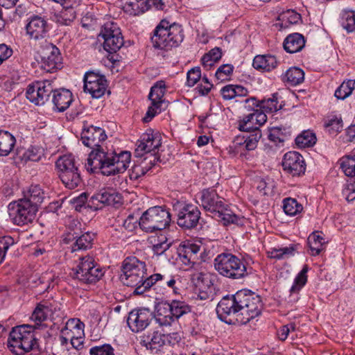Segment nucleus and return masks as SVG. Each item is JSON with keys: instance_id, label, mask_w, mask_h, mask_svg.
I'll return each instance as SVG.
<instances>
[{"instance_id": "39448f33", "label": "nucleus", "mask_w": 355, "mask_h": 355, "mask_svg": "<svg viewBox=\"0 0 355 355\" xmlns=\"http://www.w3.org/2000/svg\"><path fill=\"white\" fill-rule=\"evenodd\" d=\"M35 326L24 324L12 328L8 339V347L16 355H23L37 346L33 330Z\"/></svg>"}, {"instance_id": "680f3d73", "label": "nucleus", "mask_w": 355, "mask_h": 355, "mask_svg": "<svg viewBox=\"0 0 355 355\" xmlns=\"http://www.w3.org/2000/svg\"><path fill=\"white\" fill-rule=\"evenodd\" d=\"M164 338L166 344L165 353L166 355H169L171 353V347L180 341V336L178 333H172L164 334Z\"/></svg>"}, {"instance_id": "37998d69", "label": "nucleus", "mask_w": 355, "mask_h": 355, "mask_svg": "<svg viewBox=\"0 0 355 355\" xmlns=\"http://www.w3.org/2000/svg\"><path fill=\"white\" fill-rule=\"evenodd\" d=\"M339 162L340 168L345 175L355 176V152L343 157Z\"/></svg>"}, {"instance_id": "6e6552de", "label": "nucleus", "mask_w": 355, "mask_h": 355, "mask_svg": "<svg viewBox=\"0 0 355 355\" xmlns=\"http://www.w3.org/2000/svg\"><path fill=\"white\" fill-rule=\"evenodd\" d=\"M156 311V321L161 326H169L182 315L191 312V307L183 301H162L157 304Z\"/></svg>"}, {"instance_id": "a19ab883", "label": "nucleus", "mask_w": 355, "mask_h": 355, "mask_svg": "<svg viewBox=\"0 0 355 355\" xmlns=\"http://www.w3.org/2000/svg\"><path fill=\"white\" fill-rule=\"evenodd\" d=\"M222 56L221 49L219 47H215L205 53L201 59L203 67L209 70L213 67Z\"/></svg>"}, {"instance_id": "79ce46f5", "label": "nucleus", "mask_w": 355, "mask_h": 355, "mask_svg": "<svg viewBox=\"0 0 355 355\" xmlns=\"http://www.w3.org/2000/svg\"><path fill=\"white\" fill-rule=\"evenodd\" d=\"M165 89V84L162 81L157 82L154 86H153L148 95V98L151 103L154 105H162L164 101L163 98Z\"/></svg>"}, {"instance_id": "5fc2aeb1", "label": "nucleus", "mask_w": 355, "mask_h": 355, "mask_svg": "<svg viewBox=\"0 0 355 355\" xmlns=\"http://www.w3.org/2000/svg\"><path fill=\"white\" fill-rule=\"evenodd\" d=\"M15 244V239L10 236L0 238V264L5 259L8 250Z\"/></svg>"}, {"instance_id": "bf43d9fd", "label": "nucleus", "mask_w": 355, "mask_h": 355, "mask_svg": "<svg viewBox=\"0 0 355 355\" xmlns=\"http://www.w3.org/2000/svg\"><path fill=\"white\" fill-rule=\"evenodd\" d=\"M171 245V242H169L165 236H162L159 237L158 243L153 245V250L155 254L162 255Z\"/></svg>"}, {"instance_id": "423d86ee", "label": "nucleus", "mask_w": 355, "mask_h": 355, "mask_svg": "<svg viewBox=\"0 0 355 355\" xmlns=\"http://www.w3.org/2000/svg\"><path fill=\"white\" fill-rule=\"evenodd\" d=\"M214 268L224 277L243 279L252 273V268H247L243 261L231 253H221L214 259Z\"/></svg>"}, {"instance_id": "c85d7f7f", "label": "nucleus", "mask_w": 355, "mask_h": 355, "mask_svg": "<svg viewBox=\"0 0 355 355\" xmlns=\"http://www.w3.org/2000/svg\"><path fill=\"white\" fill-rule=\"evenodd\" d=\"M212 217L222 222L224 225H229L230 224L240 225L243 224V218L236 215L230 207L225 204H224L222 206V209L218 210Z\"/></svg>"}, {"instance_id": "4c0bfd02", "label": "nucleus", "mask_w": 355, "mask_h": 355, "mask_svg": "<svg viewBox=\"0 0 355 355\" xmlns=\"http://www.w3.org/2000/svg\"><path fill=\"white\" fill-rule=\"evenodd\" d=\"M62 184L69 189H74L77 188L82 182V178L79 169L75 171H69V173L59 177Z\"/></svg>"}, {"instance_id": "20e7f679", "label": "nucleus", "mask_w": 355, "mask_h": 355, "mask_svg": "<svg viewBox=\"0 0 355 355\" xmlns=\"http://www.w3.org/2000/svg\"><path fill=\"white\" fill-rule=\"evenodd\" d=\"M146 274V267L144 262L135 257H127L121 266L120 280L124 285L135 288V295H143L144 293H139L137 290L147 282L148 277L145 278Z\"/></svg>"}, {"instance_id": "cd10ccee", "label": "nucleus", "mask_w": 355, "mask_h": 355, "mask_svg": "<svg viewBox=\"0 0 355 355\" xmlns=\"http://www.w3.org/2000/svg\"><path fill=\"white\" fill-rule=\"evenodd\" d=\"M84 323L79 319H69L66 322L65 326L60 331L61 334L59 336V340L61 345L64 346L67 345L69 340L68 337H71V334H73V330L76 331V334H84Z\"/></svg>"}, {"instance_id": "e2e57ef3", "label": "nucleus", "mask_w": 355, "mask_h": 355, "mask_svg": "<svg viewBox=\"0 0 355 355\" xmlns=\"http://www.w3.org/2000/svg\"><path fill=\"white\" fill-rule=\"evenodd\" d=\"M187 85L189 87L194 86L201 78V71L200 67L192 68L187 72Z\"/></svg>"}, {"instance_id": "f257e3e1", "label": "nucleus", "mask_w": 355, "mask_h": 355, "mask_svg": "<svg viewBox=\"0 0 355 355\" xmlns=\"http://www.w3.org/2000/svg\"><path fill=\"white\" fill-rule=\"evenodd\" d=\"M107 139L105 130L97 126L90 125L81 133L83 144L92 149L89 154L85 167L88 171L96 173L100 171L104 175L122 173L128 168L131 161L129 151H105L101 143Z\"/></svg>"}, {"instance_id": "bb28decb", "label": "nucleus", "mask_w": 355, "mask_h": 355, "mask_svg": "<svg viewBox=\"0 0 355 355\" xmlns=\"http://www.w3.org/2000/svg\"><path fill=\"white\" fill-rule=\"evenodd\" d=\"M266 112L261 109H256L252 113L246 115L242 121L239 123V130L241 131H249L254 128L252 124L256 123L259 125H263L267 121Z\"/></svg>"}, {"instance_id": "b1692460", "label": "nucleus", "mask_w": 355, "mask_h": 355, "mask_svg": "<svg viewBox=\"0 0 355 355\" xmlns=\"http://www.w3.org/2000/svg\"><path fill=\"white\" fill-rule=\"evenodd\" d=\"M200 245L189 241L182 242L178 248L180 261L186 266H193L198 260V254L200 250Z\"/></svg>"}, {"instance_id": "7ed1b4c3", "label": "nucleus", "mask_w": 355, "mask_h": 355, "mask_svg": "<svg viewBox=\"0 0 355 355\" xmlns=\"http://www.w3.org/2000/svg\"><path fill=\"white\" fill-rule=\"evenodd\" d=\"M150 39L154 48L168 51L182 43L183 29L178 24L162 19L153 31Z\"/></svg>"}, {"instance_id": "5701e85b", "label": "nucleus", "mask_w": 355, "mask_h": 355, "mask_svg": "<svg viewBox=\"0 0 355 355\" xmlns=\"http://www.w3.org/2000/svg\"><path fill=\"white\" fill-rule=\"evenodd\" d=\"M96 238V234L92 232H86L83 234L74 232L69 233L68 237L64 239V242L68 243L73 241L71 244V251L87 250L92 248L93 242Z\"/></svg>"}, {"instance_id": "4be33fe9", "label": "nucleus", "mask_w": 355, "mask_h": 355, "mask_svg": "<svg viewBox=\"0 0 355 355\" xmlns=\"http://www.w3.org/2000/svg\"><path fill=\"white\" fill-rule=\"evenodd\" d=\"M26 30L29 38L37 41L45 38L49 28L46 19L38 15H33L29 18Z\"/></svg>"}, {"instance_id": "f8f14e48", "label": "nucleus", "mask_w": 355, "mask_h": 355, "mask_svg": "<svg viewBox=\"0 0 355 355\" xmlns=\"http://www.w3.org/2000/svg\"><path fill=\"white\" fill-rule=\"evenodd\" d=\"M173 210L177 216V224L182 229L191 230L198 225L201 214L196 205L176 201Z\"/></svg>"}, {"instance_id": "9d476101", "label": "nucleus", "mask_w": 355, "mask_h": 355, "mask_svg": "<svg viewBox=\"0 0 355 355\" xmlns=\"http://www.w3.org/2000/svg\"><path fill=\"white\" fill-rule=\"evenodd\" d=\"M103 275L102 268L97 264L94 258L89 255L79 259V263L72 275L74 279L87 284H95Z\"/></svg>"}, {"instance_id": "ddd939ff", "label": "nucleus", "mask_w": 355, "mask_h": 355, "mask_svg": "<svg viewBox=\"0 0 355 355\" xmlns=\"http://www.w3.org/2000/svg\"><path fill=\"white\" fill-rule=\"evenodd\" d=\"M162 145V137L158 132H154L152 130L144 133L141 139L137 143L135 154L137 157H142L146 154H150L153 159L149 163L155 165L156 162L159 160L157 156L159 148Z\"/></svg>"}, {"instance_id": "0eeeda50", "label": "nucleus", "mask_w": 355, "mask_h": 355, "mask_svg": "<svg viewBox=\"0 0 355 355\" xmlns=\"http://www.w3.org/2000/svg\"><path fill=\"white\" fill-rule=\"evenodd\" d=\"M98 37L103 40V48L109 53L110 61L116 63L122 60L123 55L117 52L123 47L124 40L121 29L116 23H105L102 26Z\"/></svg>"}, {"instance_id": "49530a36", "label": "nucleus", "mask_w": 355, "mask_h": 355, "mask_svg": "<svg viewBox=\"0 0 355 355\" xmlns=\"http://www.w3.org/2000/svg\"><path fill=\"white\" fill-rule=\"evenodd\" d=\"M76 18V12L71 7L64 8L55 15V21L62 26H69Z\"/></svg>"}, {"instance_id": "864d4df0", "label": "nucleus", "mask_w": 355, "mask_h": 355, "mask_svg": "<svg viewBox=\"0 0 355 355\" xmlns=\"http://www.w3.org/2000/svg\"><path fill=\"white\" fill-rule=\"evenodd\" d=\"M257 189L263 196L272 193L275 184L270 178H261L257 181Z\"/></svg>"}, {"instance_id": "412c9836", "label": "nucleus", "mask_w": 355, "mask_h": 355, "mask_svg": "<svg viewBox=\"0 0 355 355\" xmlns=\"http://www.w3.org/2000/svg\"><path fill=\"white\" fill-rule=\"evenodd\" d=\"M175 284L176 280L174 277L166 274L155 273L147 278V282L144 284L145 286L139 288L137 292L145 293L153 287L154 290L157 288H162L164 289L170 288L173 289L174 293H177L178 288L175 286Z\"/></svg>"}, {"instance_id": "f3484780", "label": "nucleus", "mask_w": 355, "mask_h": 355, "mask_svg": "<svg viewBox=\"0 0 355 355\" xmlns=\"http://www.w3.org/2000/svg\"><path fill=\"white\" fill-rule=\"evenodd\" d=\"M198 203L206 211L214 216L218 210L222 209L225 200L220 197L215 188L209 187L202 189L198 193Z\"/></svg>"}, {"instance_id": "393cba45", "label": "nucleus", "mask_w": 355, "mask_h": 355, "mask_svg": "<svg viewBox=\"0 0 355 355\" xmlns=\"http://www.w3.org/2000/svg\"><path fill=\"white\" fill-rule=\"evenodd\" d=\"M92 200L103 205L118 206L122 204L121 195L112 188H103L92 196Z\"/></svg>"}, {"instance_id": "6e6d98bb", "label": "nucleus", "mask_w": 355, "mask_h": 355, "mask_svg": "<svg viewBox=\"0 0 355 355\" xmlns=\"http://www.w3.org/2000/svg\"><path fill=\"white\" fill-rule=\"evenodd\" d=\"M147 165L148 164L145 162L142 164L135 165L130 171V178L136 180L144 176L151 168Z\"/></svg>"}, {"instance_id": "a878e982", "label": "nucleus", "mask_w": 355, "mask_h": 355, "mask_svg": "<svg viewBox=\"0 0 355 355\" xmlns=\"http://www.w3.org/2000/svg\"><path fill=\"white\" fill-rule=\"evenodd\" d=\"M52 103L58 112L65 111L73 101L72 93L67 89L53 88Z\"/></svg>"}, {"instance_id": "f03ea898", "label": "nucleus", "mask_w": 355, "mask_h": 355, "mask_svg": "<svg viewBox=\"0 0 355 355\" xmlns=\"http://www.w3.org/2000/svg\"><path fill=\"white\" fill-rule=\"evenodd\" d=\"M261 297L250 290H240L234 295H226L218 302V318L229 324H245L259 316L262 310Z\"/></svg>"}, {"instance_id": "dca6fc26", "label": "nucleus", "mask_w": 355, "mask_h": 355, "mask_svg": "<svg viewBox=\"0 0 355 355\" xmlns=\"http://www.w3.org/2000/svg\"><path fill=\"white\" fill-rule=\"evenodd\" d=\"M154 318L149 309H135L129 313L127 324L132 332L138 333L146 329Z\"/></svg>"}, {"instance_id": "1a4fd4ad", "label": "nucleus", "mask_w": 355, "mask_h": 355, "mask_svg": "<svg viewBox=\"0 0 355 355\" xmlns=\"http://www.w3.org/2000/svg\"><path fill=\"white\" fill-rule=\"evenodd\" d=\"M171 214L162 206L148 209L139 218V226L146 232H154L167 227L171 223Z\"/></svg>"}, {"instance_id": "a18cd8bd", "label": "nucleus", "mask_w": 355, "mask_h": 355, "mask_svg": "<svg viewBox=\"0 0 355 355\" xmlns=\"http://www.w3.org/2000/svg\"><path fill=\"white\" fill-rule=\"evenodd\" d=\"M316 141L315 133L309 130L303 131L295 138L296 145L301 148L313 146Z\"/></svg>"}, {"instance_id": "4d7b16f0", "label": "nucleus", "mask_w": 355, "mask_h": 355, "mask_svg": "<svg viewBox=\"0 0 355 355\" xmlns=\"http://www.w3.org/2000/svg\"><path fill=\"white\" fill-rule=\"evenodd\" d=\"M233 69L234 67L232 64H223L218 68L215 73V76L220 81L227 80L232 73Z\"/></svg>"}, {"instance_id": "de8ad7c7", "label": "nucleus", "mask_w": 355, "mask_h": 355, "mask_svg": "<svg viewBox=\"0 0 355 355\" xmlns=\"http://www.w3.org/2000/svg\"><path fill=\"white\" fill-rule=\"evenodd\" d=\"M245 149L248 150H254L259 139L261 137V132L259 128L255 127L251 130H245Z\"/></svg>"}, {"instance_id": "69168bd1", "label": "nucleus", "mask_w": 355, "mask_h": 355, "mask_svg": "<svg viewBox=\"0 0 355 355\" xmlns=\"http://www.w3.org/2000/svg\"><path fill=\"white\" fill-rule=\"evenodd\" d=\"M326 127H330L331 129L336 132L340 131L342 128V119L340 117L332 116L329 117L325 122Z\"/></svg>"}, {"instance_id": "052dcab7", "label": "nucleus", "mask_w": 355, "mask_h": 355, "mask_svg": "<svg viewBox=\"0 0 355 355\" xmlns=\"http://www.w3.org/2000/svg\"><path fill=\"white\" fill-rule=\"evenodd\" d=\"M90 355H114L113 347L105 344L99 346H94L89 349Z\"/></svg>"}, {"instance_id": "774afa93", "label": "nucleus", "mask_w": 355, "mask_h": 355, "mask_svg": "<svg viewBox=\"0 0 355 355\" xmlns=\"http://www.w3.org/2000/svg\"><path fill=\"white\" fill-rule=\"evenodd\" d=\"M138 222L139 223V219L133 214H130L123 221V225L128 232H132L137 227Z\"/></svg>"}, {"instance_id": "338daca9", "label": "nucleus", "mask_w": 355, "mask_h": 355, "mask_svg": "<svg viewBox=\"0 0 355 355\" xmlns=\"http://www.w3.org/2000/svg\"><path fill=\"white\" fill-rule=\"evenodd\" d=\"M342 194L348 202H352L355 200V185L354 184H347L343 189Z\"/></svg>"}, {"instance_id": "ea45409f", "label": "nucleus", "mask_w": 355, "mask_h": 355, "mask_svg": "<svg viewBox=\"0 0 355 355\" xmlns=\"http://www.w3.org/2000/svg\"><path fill=\"white\" fill-rule=\"evenodd\" d=\"M282 102H279V94H273L271 97L261 101L260 109L266 113H273L282 108Z\"/></svg>"}, {"instance_id": "aec40b11", "label": "nucleus", "mask_w": 355, "mask_h": 355, "mask_svg": "<svg viewBox=\"0 0 355 355\" xmlns=\"http://www.w3.org/2000/svg\"><path fill=\"white\" fill-rule=\"evenodd\" d=\"M282 167L286 173L293 177L303 175L306 170L303 157L295 151H290L284 155Z\"/></svg>"}, {"instance_id": "09e8293b", "label": "nucleus", "mask_w": 355, "mask_h": 355, "mask_svg": "<svg viewBox=\"0 0 355 355\" xmlns=\"http://www.w3.org/2000/svg\"><path fill=\"white\" fill-rule=\"evenodd\" d=\"M355 88V80L344 81L335 91L334 96L340 100H344L349 96Z\"/></svg>"}, {"instance_id": "72a5a7b5", "label": "nucleus", "mask_w": 355, "mask_h": 355, "mask_svg": "<svg viewBox=\"0 0 355 355\" xmlns=\"http://www.w3.org/2000/svg\"><path fill=\"white\" fill-rule=\"evenodd\" d=\"M307 243L311 251L310 254L312 256L318 255L323 250L325 244L322 233L320 232L311 233L308 237Z\"/></svg>"}, {"instance_id": "9b49d317", "label": "nucleus", "mask_w": 355, "mask_h": 355, "mask_svg": "<svg viewBox=\"0 0 355 355\" xmlns=\"http://www.w3.org/2000/svg\"><path fill=\"white\" fill-rule=\"evenodd\" d=\"M38 209L29 201L22 198L9 203L8 211L11 222L18 226H23L32 223Z\"/></svg>"}, {"instance_id": "3c124183", "label": "nucleus", "mask_w": 355, "mask_h": 355, "mask_svg": "<svg viewBox=\"0 0 355 355\" xmlns=\"http://www.w3.org/2000/svg\"><path fill=\"white\" fill-rule=\"evenodd\" d=\"M309 268L307 265L304 266L302 270L298 273L294 279V283L290 289L291 293L298 292L306 283Z\"/></svg>"}, {"instance_id": "2f4dec72", "label": "nucleus", "mask_w": 355, "mask_h": 355, "mask_svg": "<svg viewBox=\"0 0 355 355\" xmlns=\"http://www.w3.org/2000/svg\"><path fill=\"white\" fill-rule=\"evenodd\" d=\"M55 166L59 177L69 173V171H75L78 168L74 157L71 154L60 156L57 159Z\"/></svg>"}, {"instance_id": "473e14b6", "label": "nucleus", "mask_w": 355, "mask_h": 355, "mask_svg": "<svg viewBox=\"0 0 355 355\" xmlns=\"http://www.w3.org/2000/svg\"><path fill=\"white\" fill-rule=\"evenodd\" d=\"M164 336V334L155 331L149 340H148L146 347L149 348L153 353L166 355V353H165L166 344Z\"/></svg>"}, {"instance_id": "2eb2a0df", "label": "nucleus", "mask_w": 355, "mask_h": 355, "mask_svg": "<svg viewBox=\"0 0 355 355\" xmlns=\"http://www.w3.org/2000/svg\"><path fill=\"white\" fill-rule=\"evenodd\" d=\"M52 92V81L45 80L29 85L26 89V96L35 105H43L49 100Z\"/></svg>"}, {"instance_id": "c03bdc74", "label": "nucleus", "mask_w": 355, "mask_h": 355, "mask_svg": "<svg viewBox=\"0 0 355 355\" xmlns=\"http://www.w3.org/2000/svg\"><path fill=\"white\" fill-rule=\"evenodd\" d=\"M340 24L348 33L355 31V11L344 10L340 14Z\"/></svg>"}, {"instance_id": "f704fd0d", "label": "nucleus", "mask_w": 355, "mask_h": 355, "mask_svg": "<svg viewBox=\"0 0 355 355\" xmlns=\"http://www.w3.org/2000/svg\"><path fill=\"white\" fill-rule=\"evenodd\" d=\"M15 137L9 132L0 130V156H8L13 150Z\"/></svg>"}, {"instance_id": "58836bf2", "label": "nucleus", "mask_w": 355, "mask_h": 355, "mask_svg": "<svg viewBox=\"0 0 355 355\" xmlns=\"http://www.w3.org/2000/svg\"><path fill=\"white\" fill-rule=\"evenodd\" d=\"M283 80L292 86L300 85L304 80V72L298 67H291L286 71Z\"/></svg>"}, {"instance_id": "c756f323", "label": "nucleus", "mask_w": 355, "mask_h": 355, "mask_svg": "<svg viewBox=\"0 0 355 355\" xmlns=\"http://www.w3.org/2000/svg\"><path fill=\"white\" fill-rule=\"evenodd\" d=\"M304 37L298 33L288 35L284 41V49L289 53L300 51L305 46Z\"/></svg>"}, {"instance_id": "7c9ffc66", "label": "nucleus", "mask_w": 355, "mask_h": 355, "mask_svg": "<svg viewBox=\"0 0 355 355\" xmlns=\"http://www.w3.org/2000/svg\"><path fill=\"white\" fill-rule=\"evenodd\" d=\"M278 62L277 58L272 55H258L253 60L252 66L258 70L270 71L275 69Z\"/></svg>"}, {"instance_id": "6ab92c4d", "label": "nucleus", "mask_w": 355, "mask_h": 355, "mask_svg": "<svg viewBox=\"0 0 355 355\" xmlns=\"http://www.w3.org/2000/svg\"><path fill=\"white\" fill-rule=\"evenodd\" d=\"M41 68L46 72L52 73L62 68V57L60 50L55 45H47L41 55Z\"/></svg>"}, {"instance_id": "a211bd4d", "label": "nucleus", "mask_w": 355, "mask_h": 355, "mask_svg": "<svg viewBox=\"0 0 355 355\" xmlns=\"http://www.w3.org/2000/svg\"><path fill=\"white\" fill-rule=\"evenodd\" d=\"M107 80L103 75L93 71L87 72L84 76V91L91 94L92 98H99L107 89Z\"/></svg>"}, {"instance_id": "c9c22d12", "label": "nucleus", "mask_w": 355, "mask_h": 355, "mask_svg": "<svg viewBox=\"0 0 355 355\" xmlns=\"http://www.w3.org/2000/svg\"><path fill=\"white\" fill-rule=\"evenodd\" d=\"M290 127L277 126L271 128L268 135L269 139L276 145L282 144L291 135Z\"/></svg>"}, {"instance_id": "e433bc0d", "label": "nucleus", "mask_w": 355, "mask_h": 355, "mask_svg": "<svg viewBox=\"0 0 355 355\" xmlns=\"http://www.w3.org/2000/svg\"><path fill=\"white\" fill-rule=\"evenodd\" d=\"M44 198V194L40 187L31 185L22 199L29 201L38 209V206L43 202Z\"/></svg>"}, {"instance_id": "13d9d810", "label": "nucleus", "mask_w": 355, "mask_h": 355, "mask_svg": "<svg viewBox=\"0 0 355 355\" xmlns=\"http://www.w3.org/2000/svg\"><path fill=\"white\" fill-rule=\"evenodd\" d=\"M44 155V150L39 146H31L24 153V157L26 159L37 162L40 160L41 157Z\"/></svg>"}, {"instance_id": "8fccbe9b", "label": "nucleus", "mask_w": 355, "mask_h": 355, "mask_svg": "<svg viewBox=\"0 0 355 355\" xmlns=\"http://www.w3.org/2000/svg\"><path fill=\"white\" fill-rule=\"evenodd\" d=\"M283 209L286 214L295 216L302 211L303 207L295 198H287L283 201Z\"/></svg>"}, {"instance_id": "603ef678", "label": "nucleus", "mask_w": 355, "mask_h": 355, "mask_svg": "<svg viewBox=\"0 0 355 355\" xmlns=\"http://www.w3.org/2000/svg\"><path fill=\"white\" fill-rule=\"evenodd\" d=\"M279 19L282 21L285 26L288 24H296L301 19V15L293 10H287L279 16Z\"/></svg>"}, {"instance_id": "4468645a", "label": "nucleus", "mask_w": 355, "mask_h": 355, "mask_svg": "<svg viewBox=\"0 0 355 355\" xmlns=\"http://www.w3.org/2000/svg\"><path fill=\"white\" fill-rule=\"evenodd\" d=\"M62 315L59 302L55 300H42L37 304L31 320L35 323V328H37L43 327L42 323L48 319L54 320L56 318H62Z\"/></svg>"}, {"instance_id": "0e129e2a", "label": "nucleus", "mask_w": 355, "mask_h": 355, "mask_svg": "<svg viewBox=\"0 0 355 355\" xmlns=\"http://www.w3.org/2000/svg\"><path fill=\"white\" fill-rule=\"evenodd\" d=\"M162 104L154 105L151 103V105L148 107V109L146 113V115L143 118L144 123H148L152 120V119L161 111Z\"/></svg>"}]
</instances>
